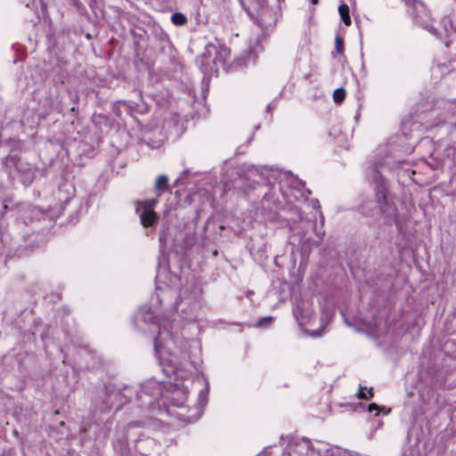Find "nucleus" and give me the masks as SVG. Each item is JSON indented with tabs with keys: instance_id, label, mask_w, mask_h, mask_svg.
<instances>
[{
	"instance_id": "f8f14e48",
	"label": "nucleus",
	"mask_w": 456,
	"mask_h": 456,
	"mask_svg": "<svg viewBox=\"0 0 456 456\" xmlns=\"http://www.w3.org/2000/svg\"><path fill=\"white\" fill-rule=\"evenodd\" d=\"M403 456H425V453L420 444L416 443L406 448Z\"/></svg>"
},
{
	"instance_id": "ddd939ff",
	"label": "nucleus",
	"mask_w": 456,
	"mask_h": 456,
	"mask_svg": "<svg viewBox=\"0 0 456 456\" xmlns=\"http://www.w3.org/2000/svg\"><path fill=\"white\" fill-rule=\"evenodd\" d=\"M338 12H339L340 18L343 20V22L345 23V25L350 26L351 25V18H350V14H349L348 5L346 4H342L341 5H339Z\"/></svg>"
},
{
	"instance_id": "5701e85b",
	"label": "nucleus",
	"mask_w": 456,
	"mask_h": 456,
	"mask_svg": "<svg viewBox=\"0 0 456 456\" xmlns=\"http://www.w3.org/2000/svg\"><path fill=\"white\" fill-rule=\"evenodd\" d=\"M256 173H257V170H256V168H254V167L249 168V169L248 170V177L255 176V175H256Z\"/></svg>"
},
{
	"instance_id": "aec40b11",
	"label": "nucleus",
	"mask_w": 456,
	"mask_h": 456,
	"mask_svg": "<svg viewBox=\"0 0 456 456\" xmlns=\"http://www.w3.org/2000/svg\"><path fill=\"white\" fill-rule=\"evenodd\" d=\"M28 211L32 215V219L37 218V216L40 214V210L37 207H28Z\"/></svg>"
},
{
	"instance_id": "7ed1b4c3",
	"label": "nucleus",
	"mask_w": 456,
	"mask_h": 456,
	"mask_svg": "<svg viewBox=\"0 0 456 456\" xmlns=\"http://www.w3.org/2000/svg\"><path fill=\"white\" fill-rule=\"evenodd\" d=\"M160 392V386L153 380L146 381L142 385L140 392L137 393L138 400H142L145 404H151L156 399Z\"/></svg>"
},
{
	"instance_id": "0eeeda50",
	"label": "nucleus",
	"mask_w": 456,
	"mask_h": 456,
	"mask_svg": "<svg viewBox=\"0 0 456 456\" xmlns=\"http://www.w3.org/2000/svg\"><path fill=\"white\" fill-rule=\"evenodd\" d=\"M362 214L368 216H374L382 211L380 201L367 200L362 205Z\"/></svg>"
},
{
	"instance_id": "393cba45",
	"label": "nucleus",
	"mask_w": 456,
	"mask_h": 456,
	"mask_svg": "<svg viewBox=\"0 0 456 456\" xmlns=\"http://www.w3.org/2000/svg\"><path fill=\"white\" fill-rule=\"evenodd\" d=\"M376 409H378L377 404H375V403H370V404L369 405V411H372L373 410H376Z\"/></svg>"
},
{
	"instance_id": "a211bd4d",
	"label": "nucleus",
	"mask_w": 456,
	"mask_h": 456,
	"mask_svg": "<svg viewBox=\"0 0 456 456\" xmlns=\"http://www.w3.org/2000/svg\"><path fill=\"white\" fill-rule=\"evenodd\" d=\"M335 46L338 53L341 54L345 51L344 40L341 37L337 36L335 39Z\"/></svg>"
},
{
	"instance_id": "4468645a",
	"label": "nucleus",
	"mask_w": 456,
	"mask_h": 456,
	"mask_svg": "<svg viewBox=\"0 0 456 456\" xmlns=\"http://www.w3.org/2000/svg\"><path fill=\"white\" fill-rule=\"evenodd\" d=\"M171 20L175 25L183 26L186 23L187 18L181 12L172 14Z\"/></svg>"
},
{
	"instance_id": "a878e982",
	"label": "nucleus",
	"mask_w": 456,
	"mask_h": 456,
	"mask_svg": "<svg viewBox=\"0 0 456 456\" xmlns=\"http://www.w3.org/2000/svg\"><path fill=\"white\" fill-rule=\"evenodd\" d=\"M267 201H268L267 194L265 193V195L264 199L262 200L261 203H262L263 205H265V202H267Z\"/></svg>"
},
{
	"instance_id": "1a4fd4ad",
	"label": "nucleus",
	"mask_w": 456,
	"mask_h": 456,
	"mask_svg": "<svg viewBox=\"0 0 456 456\" xmlns=\"http://www.w3.org/2000/svg\"><path fill=\"white\" fill-rule=\"evenodd\" d=\"M137 213L139 214L141 224L144 227L151 226L159 219L157 213L154 211L141 210L140 212Z\"/></svg>"
},
{
	"instance_id": "2eb2a0df",
	"label": "nucleus",
	"mask_w": 456,
	"mask_h": 456,
	"mask_svg": "<svg viewBox=\"0 0 456 456\" xmlns=\"http://www.w3.org/2000/svg\"><path fill=\"white\" fill-rule=\"evenodd\" d=\"M443 22L446 35L451 36L452 33L456 34V22L452 23L450 19H444Z\"/></svg>"
},
{
	"instance_id": "9d476101",
	"label": "nucleus",
	"mask_w": 456,
	"mask_h": 456,
	"mask_svg": "<svg viewBox=\"0 0 456 456\" xmlns=\"http://www.w3.org/2000/svg\"><path fill=\"white\" fill-rule=\"evenodd\" d=\"M168 181V177L166 175H160L157 177L154 188L158 197L160 196L161 192L167 190Z\"/></svg>"
},
{
	"instance_id": "f03ea898",
	"label": "nucleus",
	"mask_w": 456,
	"mask_h": 456,
	"mask_svg": "<svg viewBox=\"0 0 456 456\" xmlns=\"http://www.w3.org/2000/svg\"><path fill=\"white\" fill-rule=\"evenodd\" d=\"M143 321L145 322H151L153 324L157 325L159 329V334L158 337L154 339V349L159 355V358L163 361H166V359L163 358L162 351L165 347H168V344L172 342L173 337L171 331L164 324L162 326L159 325L155 322V317L151 314H147L143 318Z\"/></svg>"
},
{
	"instance_id": "6e6552de",
	"label": "nucleus",
	"mask_w": 456,
	"mask_h": 456,
	"mask_svg": "<svg viewBox=\"0 0 456 456\" xmlns=\"http://www.w3.org/2000/svg\"><path fill=\"white\" fill-rule=\"evenodd\" d=\"M306 452V445L305 443H296L289 444L282 456H302Z\"/></svg>"
},
{
	"instance_id": "39448f33",
	"label": "nucleus",
	"mask_w": 456,
	"mask_h": 456,
	"mask_svg": "<svg viewBox=\"0 0 456 456\" xmlns=\"http://www.w3.org/2000/svg\"><path fill=\"white\" fill-rule=\"evenodd\" d=\"M176 307L179 311L185 314V318L191 319L192 314L199 308V303L185 298L181 295L179 299L176 300Z\"/></svg>"
},
{
	"instance_id": "bb28decb",
	"label": "nucleus",
	"mask_w": 456,
	"mask_h": 456,
	"mask_svg": "<svg viewBox=\"0 0 456 456\" xmlns=\"http://www.w3.org/2000/svg\"><path fill=\"white\" fill-rule=\"evenodd\" d=\"M310 1H311V3H312L313 4H318V0H310Z\"/></svg>"
},
{
	"instance_id": "4be33fe9",
	"label": "nucleus",
	"mask_w": 456,
	"mask_h": 456,
	"mask_svg": "<svg viewBox=\"0 0 456 456\" xmlns=\"http://www.w3.org/2000/svg\"><path fill=\"white\" fill-rule=\"evenodd\" d=\"M273 321L272 317L263 318L259 321V326H264L266 323H270Z\"/></svg>"
},
{
	"instance_id": "b1692460",
	"label": "nucleus",
	"mask_w": 456,
	"mask_h": 456,
	"mask_svg": "<svg viewBox=\"0 0 456 456\" xmlns=\"http://www.w3.org/2000/svg\"><path fill=\"white\" fill-rule=\"evenodd\" d=\"M140 426H141L140 422H132V423H129L126 426V428H133V427H140Z\"/></svg>"
},
{
	"instance_id": "f257e3e1",
	"label": "nucleus",
	"mask_w": 456,
	"mask_h": 456,
	"mask_svg": "<svg viewBox=\"0 0 456 456\" xmlns=\"http://www.w3.org/2000/svg\"><path fill=\"white\" fill-rule=\"evenodd\" d=\"M230 54L229 50L220 45L217 47L214 44H208L205 52L201 55V69L206 74H213L218 72V66H224L226 59Z\"/></svg>"
},
{
	"instance_id": "20e7f679",
	"label": "nucleus",
	"mask_w": 456,
	"mask_h": 456,
	"mask_svg": "<svg viewBox=\"0 0 456 456\" xmlns=\"http://www.w3.org/2000/svg\"><path fill=\"white\" fill-rule=\"evenodd\" d=\"M299 443H305L306 452L302 456H333L334 449L329 447L328 444L317 442L312 444L309 440H302Z\"/></svg>"
},
{
	"instance_id": "423d86ee",
	"label": "nucleus",
	"mask_w": 456,
	"mask_h": 456,
	"mask_svg": "<svg viewBox=\"0 0 456 456\" xmlns=\"http://www.w3.org/2000/svg\"><path fill=\"white\" fill-rule=\"evenodd\" d=\"M415 23L423 27L425 29L430 31L432 34L436 35V31L433 25L430 23V18L428 11L420 4L419 13L414 16Z\"/></svg>"
},
{
	"instance_id": "9b49d317",
	"label": "nucleus",
	"mask_w": 456,
	"mask_h": 456,
	"mask_svg": "<svg viewBox=\"0 0 456 456\" xmlns=\"http://www.w3.org/2000/svg\"><path fill=\"white\" fill-rule=\"evenodd\" d=\"M158 203V200L157 199H151V200H143V201H136V212H140L141 210H145V211H153V208L156 207Z\"/></svg>"
},
{
	"instance_id": "dca6fc26",
	"label": "nucleus",
	"mask_w": 456,
	"mask_h": 456,
	"mask_svg": "<svg viewBox=\"0 0 456 456\" xmlns=\"http://www.w3.org/2000/svg\"><path fill=\"white\" fill-rule=\"evenodd\" d=\"M346 97V91L344 88H337L333 92V100L337 103H341Z\"/></svg>"
},
{
	"instance_id": "6ab92c4d",
	"label": "nucleus",
	"mask_w": 456,
	"mask_h": 456,
	"mask_svg": "<svg viewBox=\"0 0 456 456\" xmlns=\"http://www.w3.org/2000/svg\"><path fill=\"white\" fill-rule=\"evenodd\" d=\"M366 389V387H360V391L358 393V397L359 398H362V399H369L373 395H372V392H371V389H370L368 391V393H365L363 390Z\"/></svg>"
},
{
	"instance_id": "f3484780",
	"label": "nucleus",
	"mask_w": 456,
	"mask_h": 456,
	"mask_svg": "<svg viewBox=\"0 0 456 456\" xmlns=\"http://www.w3.org/2000/svg\"><path fill=\"white\" fill-rule=\"evenodd\" d=\"M167 361L168 362H170V367H171V370H170V372L175 374V375H178V371L180 370V367H179V364L177 362L176 360L175 359H167ZM165 371H167V375H169V370H165Z\"/></svg>"
},
{
	"instance_id": "412c9836",
	"label": "nucleus",
	"mask_w": 456,
	"mask_h": 456,
	"mask_svg": "<svg viewBox=\"0 0 456 456\" xmlns=\"http://www.w3.org/2000/svg\"><path fill=\"white\" fill-rule=\"evenodd\" d=\"M294 316L297 320L298 323L302 325L304 323L303 317L299 316V307H296L293 311Z\"/></svg>"
}]
</instances>
